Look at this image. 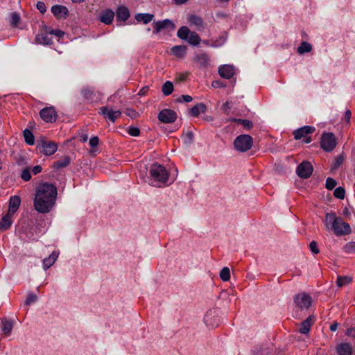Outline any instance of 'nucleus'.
<instances>
[{
  "label": "nucleus",
  "instance_id": "f257e3e1",
  "mask_svg": "<svg viewBox=\"0 0 355 355\" xmlns=\"http://www.w3.org/2000/svg\"><path fill=\"white\" fill-rule=\"evenodd\" d=\"M57 194V188L54 184L47 182L39 184L35 193V209L42 214L50 212L55 204Z\"/></svg>",
  "mask_w": 355,
  "mask_h": 355
},
{
  "label": "nucleus",
  "instance_id": "f03ea898",
  "mask_svg": "<svg viewBox=\"0 0 355 355\" xmlns=\"http://www.w3.org/2000/svg\"><path fill=\"white\" fill-rule=\"evenodd\" d=\"M328 230H333L336 236L347 235L351 233V227L342 218L336 216L335 213L329 212L325 214L323 220Z\"/></svg>",
  "mask_w": 355,
  "mask_h": 355
},
{
  "label": "nucleus",
  "instance_id": "7ed1b4c3",
  "mask_svg": "<svg viewBox=\"0 0 355 355\" xmlns=\"http://www.w3.org/2000/svg\"><path fill=\"white\" fill-rule=\"evenodd\" d=\"M150 179L149 184L159 187L162 185H168L174 181V179L170 178L168 170L164 166L158 164H153L149 170Z\"/></svg>",
  "mask_w": 355,
  "mask_h": 355
},
{
  "label": "nucleus",
  "instance_id": "20e7f679",
  "mask_svg": "<svg viewBox=\"0 0 355 355\" xmlns=\"http://www.w3.org/2000/svg\"><path fill=\"white\" fill-rule=\"evenodd\" d=\"M253 144V139L249 135H241L236 137L234 145L236 150L246 152L250 150Z\"/></svg>",
  "mask_w": 355,
  "mask_h": 355
},
{
  "label": "nucleus",
  "instance_id": "39448f33",
  "mask_svg": "<svg viewBox=\"0 0 355 355\" xmlns=\"http://www.w3.org/2000/svg\"><path fill=\"white\" fill-rule=\"evenodd\" d=\"M321 147L325 151H331L336 146V140L333 133H324L321 138Z\"/></svg>",
  "mask_w": 355,
  "mask_h": 355
},
{
  "label": "nucleus",
  "instance_id": "423d86ee",
  "mask_svg": "<svg viewBox=\"0 0 355 355\" xmlns=\"http://www.w3.org/2000/svg\"><path fill=\"white\" fill-rule=\"evenodd\" d=\"M295 303L300 309H307L312 304V298L306 293H299L295 297Z\"/></svg>",
  "mask_w": 355,
  "mask_h": 355
},
{
  "label": "nucleus",
  "instance_id": "0eeeda50",
  "mask_svg": "<svg viewBox=\"0 0 355 355\" xmlns=\"http://www.w3.org/2000/svg\"><path fill=\"white\" fill-rule=\"evenodd\" d=\"M313 166L309 162H302L296 169V173L301 178L306 179L313 173Z\"/></svg>",
  "mask_w": 355,
  "mask_h": 355
},
{
  "label": "nucleus",
  "instance_id": "6e6552de",
  "mask_svg": "<svg viewBox=\"0 0 355 355\" xmlns=\"http://www.w3.org/2000/svg\"><path fill=\"white\" fill-rule=\"evenodd\" d=\"M158 119L162 123H173L177 119V114L173 110L164 109L159 113Z\"/></svg>",
  "mask_w": 355,
  "mask_h": 355
},
{
  "label": "nucleus",
  "instance_id": "1a4fd4ad",
  "mask_svg": "<svg viewBox=\"0 0 355 355\" xmlns=\"http://www.w3.org/2000/svg\"><path fill=\"white\" fill-rule=\"evenodd\" d=\"M153 33H158L162 30L164 29H171L174 30L175 28V26L174 23L168 19H164L162 21H158L153 23Z\"/></svg>",
  "mask_w": 355,
  "mask_h": 355
},
{
  "label": "nucleus",
  "instance_id": "9d476101",
  "mask_svg": "<svg viewBox=\"0 0 355 355\" xmlns=\"http://www.w3.org/2000/svg\"><path fill=\"white\" fill-rule=\"evenodd\" d=\"M41 118L47 123H52L55 121L57 115L53 107H44L40 112Z\"/></svg>",
  "mask_w": 355,
  "mask_h": 355
},
{
  "label": "nucleus",
  "instance_id": "9b49d317",
  "mask_svg": "<svg viewBox=\"0 0 355 355\" xmlns=\"http://www.w3.org/2000/svg\"><path fill=\"white\" fill-rule=\"evenodd\" d=\"M58 149V145L56 143L51 141H42L40 146V150L45 155H51L54 154Z\"/></svg>",
  "mask_w": 355,
  "mask_h": 355
},
{
  "label": "nucleus",
  "instance_id": "f8f14e48",
  "mask_svg": "<svg viewBox=\"0 0 355 355\" xmlns=\"http://www.w3.org/2000/svg\"><path fill=\"white\" fill-rule=\"evenodd\" d=\"M99 113L102 114L105 118L111 121L112 122H114L116 119H118L121 112L119 110H113L112 109L108 108L107 107H103L100 109Z\"/></svg>",
  "mask_w": 355,
  "mask_h": 355
},
{
  "label": "nucleus",
  "instance_id": "ddd939ff",
  "mask_svg": "<svg viewBox=\"0 0 355 355\" xmlns=\"http://www.w3.org/2000/svg\"><path fill=\"white\" fill-rule=\"evenodd\" d=\"M315 128L313 126L305 125L293 132V135L295 139H300L305 137L309 134L315 131Z\"/></svg>",
  "mask_w": 355,
  "mask_h": 355
},
{
  "label": "nucleus",
  "instance_id": "4468645a",
  "mask_svg": "<svg viewBox=\"0 0 355 355\" xmlns=\"http://www.w3.org/2000/svg\"><path fill=\"white\" fill-rule=\"evenodd\" d=\"M218 73L222 78L230 79L234 75V67L232 65L224 64L218 68Z\"/></svg>",
  "mask_w": 355,
  "mask_h": 355
},
{
  "label": "nucleus",
  "instance_id": "2eb2a0df",
  "mask_svg": "<svg viewBox=\"0 0 355 355\" xmlns=\"http://www.w3.org/2000/svg\"><path fill=\"white\" fill-rule=\"evenodd\" d=\"M82 94L87 100L92 102L98 101L101 99V94L92 88H85L82 90Z\"/></svg>",
  "mask_w": 355,
  "mask_h": 355
},
{
  "label": "nucleus",
  "instance_id": "dca6fc26",
  "mask_svg": "<svg viewBox=\"0 0 355 355\" xmlns=\"http://www.w3.org/2000/svg\"><path fill=\"white\" fill-rule=\"evenodd\" d=\"M114 15L115 14L112 10L106 9L101 12L99 17V20L101 22L106 25H110L114 20Z\"/></svg>",
  "mask_w": 355,
  "mask_h": 355
},
{
  "label": "nucleus",
  "instance_id": "f3484780",
  "mask_svg": "<svg viewBox=\"0 0 355 355\" xmlns=\"http://www.w3.org/2000/svg\"><path fill=\"white\" fill-rule=\"evenodd\" d=\"M21 204L20 198L17 196H12L9 200V207L8 212L14 215L17 211Z\"/></svg>",
  "mask_w": 355,
  "mask_h": 355
},
{
  "label": "nucleus",
  "instance_id": "a211bd4d",
  "mask_svg": "<svg viewBox=\"0 0 355 355\" xmlns=\"http://www.w3.org/2000/svg\"><path fill=\"white\" fill-rule=\"evenodd\" d=\"M12 216V214L7 212V214L2 217L0 220V230L5 231L10 227L13 222Z\"/></svg>",
  "mask_w": 355,
  "mask_h": 355
},
{
  "label": "nucleus",
  "instance_id": "6ab92c4d",
  "mask_svg": "<svg viewBox=\"0 0 355 355\" xmlns=\"http://www.w3.org/2000/svg\"><path fill=\"white\" fill-rule=\"evenodd\" d=\"M313 322L314 317L309 316L300 324L299 331L302 334H307L309 332L310 328L311 325L313 324Z\"/></svg>",
  "mask_w": 355,
  "mask_h": 355
},
{
  "label": "nucleus",
  "instance_id": "aec40b11",
  "mask_svg": "<svg viewBox=\"0 0 355 355\" xmlns=\"http://www.w3.org/2000/svg\"><path fill=\"white\" fill-rule=\"evenodd\" d=\"M35 40L37 43L44 45H49L52 43V40L49 34L46 31H42L36 35Z\"/></svg>",
  "mask_w": 355,
  "mask_h": 355
},
{
  "label": "nucleus",
  "instance_id": "412c9836",
  "mask_svg": "<svg viewBox=\"0 0 355 355\" xmlns=\"http://www.w3.org/2000/svg\"><path fill=\"white\" fill-rule=\"evenodd\" d=\"M130 17V12L125 6L118 8L116 10V20L117 21L125 22Z\"/></svg>",
  "mask_w": 355,
  "mask_h": 355
},
{
  "label": "nucleus",
  "instance_id": "4be33fe9",
  "mask_svg": "<svg viewBox=\"0 0 355 355\" xmlns=\"http://www.w3.org/2000/svg\"><path fill=\"white\" fill-rule=\"evenodd\" d=\"M58 252L53 251L49 257L43 259V268L44 270L49 268L54 264L58 257Z\"/></svg>",
  "mask_w": 355,
  "mask_h": 355
},
{
  "label": "nucleus",
  "instance_id": "5701e85b",
  "mask_svg": "<svg viewBox=\"0 0 355 355\" xmlns=\"http://www.w3.org/2000/svg\"><path fill=\"white\" fill-rule=\"evenodd\" d=\"M336 351L338 355H351L352 352L351 345L345 343L338 345Z\"/></svg>",
  "mask_w": 355,
  "mask_h": 355
},
{
  "label": "nucleus",
  "instance_id": "b1692460",
  "mask_svg": "<svg viewBox=\"0 0 355 355\" xmlns=\"http://www.w3.org/2000/svg\"><path fill=\"white\" fill-rule=\"evenodd\" d=\"M213 312L211 311H208L205 318L204 321L207 326L214 328L216 327H218L219 324V320H216V321L212 320V318L214 317Z\"/></svg>",
  "mask_w": 355,
  "mask_h": 355
},
{
  "label": "nucleus",
  "instance_id": "393cba45",
  "mask_svg": "<svg viewBox=\"0 0 355 355\" xmlns=\"http://www.w3.org/2000/svg\"><path fill=\"white\" fill-rule=\"evenodd\" d=\"M187 51V47L185 46H175L171 48V53L178 58H182L184 57Z\"/></svg>",
  "mask_w": 355,
  "mask_h": 355
},
{
  "label": "nucleus",
  "instance_id": "a878e982",
  "mask_svg": "<svg viewBox=\"0 0 355 355\" xmlns=\"http://www.w3.org/2000/svg\"><path fill=\"white\" fill-rule=\"evenodd\" d=\"M188 20L191 24L194 25L198 30L204 27L203 20L199 16L191 15L189 17Z\"/></svg>",
  "mask_w": 355,
  "mask_h": 355
},
{
  "label": "nucleus",
  "instance_id": "bb28decb",
  "mask_svg": "<svg viewBox=\"0 0 355 355\" xmlns=\"http://www.w3.org/2000/svg\"><path fill=\"white\" fill-rule=\"evenodd\" d=\"M154 17L153 14L149 13H138L135 15V18L138 22H142L144 24H147L150 22Z\"/></svg>",
  "mask_w": 355,
  "mask_h": 355
},
{
  "label": "nucleus",
  "instance_id": "cd10ccee",
  "mask_svg": "<svg viewBox=\"0 0 355 355\" xmlns=\"http://www.w3.org/2000/svg\"><path fill=\"white\" fill-rule=\"evenodd\" d=\"M196 62L202 67H206L209 64V58L206 53H200L195 57Z\"/></svg>",
  "mask_w": 355,
  "mask_h": 355
},
{
  "label": "nucleus",
  "instance_id": "c85d7f7f",
  "mask_svg": "<svg viewBox=\"0 0 355 355\" xmlns=\"http://www.w3.org/2000/svg\"><path fill=\"white\" fill-rule=\"evenodd\" d=\"M51 12L56 17H61L62 15H67L68 10L65 6L55 5L52 6Z\"/></svg>",
  "mask_w": 355,
  "mask_h": 355
},
{
  "label": "nucleus",
  "instance_id": "c756f323",
  "mask_svg": "<svg viewBox=\"0 0 355 355\" xmlns=\"http://www.w3.org/2000/svg\"><path fill=\"white\" fill-rule=\"evenodd\" d=\"M205 110H206V105L204 103H198L196 105L193 106L190 110V113L193 116H198L200 114L205 112Z\"/></svg>",
  "mask_w": 355,
  "mask_h": 355
},
{
  "label": "nucleus",
  "instance_id": "7c9ffc66",
  "mask_svg": "<svg viewBox=\"0 0 355 355\" xmlns=\"http://www.w3.org/2000/svg\"><path fill=\"white\" fill-rule=\"evenodd\" d=\"M1 330L6 336H9L13 328V322L10 320H1Z\"/></svg>",
  "mask_w": 355,
  "mask_h": 355
},
{
  "label": "nucleus",
  "instance_id": "2f4dec72",
  "mask_svg": "<svg viewBox=\"0 0 355 355\" xmlns=\"http://www.w3.org/2000/svg\"><path fill=\"white\" fill-rule=\"evenodd\" d=\"M312 50V46L307 42H302L300 46L297 48V53L300 55H303L306 53H309Z\"/></svg>",
  "mask_w": 355,
  "mask_h": 355
},
{
  "label": "nucleus",
  "instance_id": "473e14b6",
  "mask_svg": "<svg viewBox=\"0 0 355 355\" xmlns=\"http://www.w3.org/2000/svg\"><path fill=\"white\" fill-rule=\"evenodd\" d=\"M191 33L187 26H182L178 31V37L182 40H187Z\"/></svg>",
  "mask_w": 355,
  "mask_h": 355
},
{
  "label": "nucleus",
  "instance_id": "72a5a7b5",
  "mask_svg": "<svg viewBox=\"0 0 355 355\" xmlns=\"http://www.w3.org/2000/svg\"><path fill=\"white\" fill-rule=\"evenodd\" d=\"M187 42L191 45L196 46L199 44L200 38L196 33L191 32L187 38Z\"/></svg>",
  "mask_w": 355,
  "mask_h": 355
},
{
  "label": "nucleus",
  "instance_id": "f704fd0d",
  "mask_svg": "<svg viewBox=\"0 0 355 355\" xmlns=\"http://www.w3.org/2000/svg\"><path fill=\"white\" fill-rule=\"evenodd\" d=\"M71 160L70 158L68 156H64V157L61 158L60 160L55 162L54 163V166L59 168H63L67 166Z\"/></svg>",
  "mask_w": 355,
  "mask_h": 355
},
{
  "label": "nucleus",
  "instance_id": "c9c22d12",
  "mask_svg": "<svg viewBox=\"0 0 355 355\" xmlns=\"http://www.w3.org/2000/svg\"><path fill=\"white\" fill-rule=\"evenodd\" d=\"M162 91L165 96L170 95L173 91V85L170 81H166L162 86Z\"/></svg>",
  "mask_w": 355,
  "mask_h": 355
},
{
  "label": "nucleus",
  "instance_id": "e433bc0d",
  "mask_svg": "<svg viewBox=\"0 0 355 355\" xmlns=\"http://www.w3.org/2000/svg\"><path fill=\"white\" fill-rule=\"evenodd\" d=\"M230 121L241 124L247 130L251 129L253 126L252 121L248 119H232Z\"/></svg>",
  "mask_w": 355,
  "mask_h": 355
},
{
  "label": "nucleus",
  "instance_id": "4c0bfd02",
  "mask_svg": "<svg viewBox=\"0 0 355 355\" xmlns=\"http://www.w3.org/2000/svg\"><path fill=\"white\" fill-rule=\"evenodd\" d=\"M24 139H25V141L26 142V144H28L29 145L34 144L35 139H34V136L31 130H29L28 129H25L24 131Z\"/></svg>",
  "mask_w": 355,
  "mask_h": 355
},
{
  "label": "nucleus",
  "instance_id": "58836bf2",
  "mask_svg": "<svg viewBox=\"0 0 355 355\" xmlns=\"http://www.w3.org/2000/svg\"><path fill=\"white\" fill-rule=\"evenodd\" d=\"M219 276L223 282H227L230 279V270L227 267H224L220 271Z\"/></svg>",
  "mask_w": 355,
  "mask_h": 355
},
{
  "label": "nucleus",
  "instance_id": "ea45409f",
  "mask_svg": "<svg viewBox=\"0 0 355 355\" xmlns=\"http://www.w3.org/2000/svg\"><path fill=\"white\" fill-rule=\"evenodd\" d=\"M352 279L350 277H338L336 284L338 287H342L349 284L352 282Z\"/></svg>",
  "mask_w": 355,
  "mask_h": 355
},
{
  "label": "nucleus",
  "instance_id": "a19ab883",
  "mask_svg": "<svg viewBox=\"0 0 355 355\" xmlns=\"http://www.w3.org/2000/svg\"><path fill=\"white\" fill-rule=\"evenodd\" d=\"M334 195L338 199H344L345 196V191L344 188L338 187L334 190Z\"/></svg>",
  "mask_w": 355,
  "mask_h": 355
},
{
  "label": "nucleus",
  "instance_id": "79ce46f5",
  "mask_svg": "<svg viewBox=\"0 0 355 355\" xmlns=\"http://www.w3.org/2000/svg\"><path fill=\"white\" fill-rule=\"evenodd\" d=\"M343 250L347 253L355 252V242L352 241L346 243L343 247Z\"/></svg>",
  "mask_w": 355,
  "mask_h": 355
},
{
  "label": "nucleus",
  "instance_id": "37998d69",
  "mask_svg": "<svg viewBox=\"0 0 355 355\" xmlns=\"http://www.w3.org/2000/svg\"><path fill=\"white\" fill-rule=\"evenodd\" d=\"M20 21V17L17 12H12L10 15V24L13 26H17Z\"/></svg>",
  "mask_w": 355,
  "mask_h": 355
},
{
  "label": "nucleus",
  "instance_id": "c03bdc74",
  "mask_svg": "<svg viewBox=\"0 0 355 355\" xmlns=\"http://www.w3.org/2000/svg\"><path fill=\"white\" fill-rule=\"evenodd\" d=\"M225 41H226V37L221 36L218 38V40H216L213 41L211 46L212 47H219V46H221L222 45H223L225 44Z\"/></svg>",
  "mask_w": 355,
  "mask_h": 355
},
{
  "label": "nucleus",
  "instance_id": "a18cd8bd",
  "mask_svg": "<svg viewBox=\"0 0 355 355\" xmlns=\"http://www.w3.org/2000/svg\"><path fill=\"white\" fill-rule=\"evenodd\" d=\"M336 184V181L334 179L328 178L326 180L325 187L328 190H332Z\"/></svg>",
  "mask_w": 355,
  "mask_h": 355
},
{
  "label": "nucleus",
  "instance_id": "49530a36",
  "mask_svg": "<svg viewBox=\"0 0 355 355\" xmlns=\"http://www.w3.org/2000/svg\"><path fill=\"white\" fill-rule=\"evenodd\" d=\"M37 299V297L35 294L28 293L25 301V304L30 305L31 304L35 302Z\"/></svg>",
  "mask_w": 355,
  "mask_h": 355
},
{
  "label": "nucleus",
  "instance_id": "de8ad7c7",
  "mask_svg": "<svg viewBox=\"0 0 355 355\" xmlns=\"http://www.w3.org/2000/svg\"><path fill=\"white\" fill-rule=\"evenodd\" d=\"M21 178L26 182L28 181L31 178V174L29 168H25L22 171Z\"/></svg>",
  "mask_w": 355,
  "mask_h": 355
},
{
  "label": "nucleus",
  "instance_id": "09e8293b",
  "mask_svg": "<svg viewBox=\"0 0 355 355\" xmlns=\"http://www.w3.org/2000/svg\"><path fill=\"white\" fill-rule=\"evenodd\" d=\"M128 133L132 137H137L140 134V130L136 127H130L128 129Z\"/></svg>",
  "mask_w": 355,
  "mask_h": 355
},
{
  "label": "nucleus",
  "instance_id": "8fccbe9b",
  "mask_svg": "<svg viewBox=\"0 0 355 355\" xmlns=\"http://www.w3.org/2000/svg\"><path fill=\"white\" fill-rule=\"evenodd\" d=\"M309 248L313 254H316L319 253V250L318 248V244L315 241H312L310 243Z\"/></svg>",
  "mask_w": 355,
  "mask_h": 355
},
{
  "label": "nucleus",
  "instance_id": "3c124183",
  "mask_svg": "<svg viewBox=\"0 0 355 355\" xmlns=\"http://www.w3.org/2000/svg\"><path fill=\"white\" fill-rule=\"evenodd\" d=\"M98 142H99V139H98V137H92L89 139V144L91 147L95 148L98 146Z\"/></svg>",
  "mask_w": 355,
  "mask_h": 355
},
{
  "label": "nucleus",
  "instance_id": "603ef678",
  "mask_svg": "<svg viewBox=\"0 0 355 355\" xmlns=\"http://www.w3.org/2000/svg\"><path fill=\"white\" fill-rule=\"evenodd\" d=\"M37 8L41 13H44L46 10L45 3L42 1H38L37 3Z\"/></svg>",
  "mask_w": 355,
  "mask_h": 355
},
{
  "label": "nucleus",
  "instance_id": "864d4df0",
  "mask_svg": "<svg viewBox=\"0 0 355 355\" xmlns=\"http://www.w3.org/2000/svg\"><path fill=\"white\" fill-rule=\"evenodd\" d=\"M192 101V97L189 95H182L180 98L178 99V102H191Z\"/></svg>",
  "mask_w": 355,
  "mask_h": 355
},
{
  "label": "nucleus",
  "instance_id": "5fc2aeb1",
  "mask_svg": "<svg viewBox=\"0 0 355 355\" xmlns=\"http://www.w3.org/2000/svg\"><path fill=\"white\" fill-rule=\"evenodd\" d=\"M222 110L223 111V112L226 114H230V109H231V107L230 106V103L228 102H225V103H223V105H222Z\"/></svg>",
  "mask_w": 355,
  "mask_h": 355
},
{
  "label": "nucleus",
  "instance_id": "6e6d98bb",
  "mask_svg": "<svg viewBox=\"0 0 355 355\" xmlns=\"http://www.w3.org/2000/svg\"><path fill=\"white\" fill-rule=\"evenodd\" d=\"M211 85L214 88H220V87H225V85L223 84L220 80L213 81Z\"/></svg>",
  "mask_w": 355,
  "mask_h": 355
},
{
  "label": "nucleus",
  "instance_id": "4d7b16f0",
  "mask_svg": "<svg viewBox=\"0 0 355 355\" xmlns=\"http://www.w3.org/2000/svg\"><path fill=\"white\" fill-rule=\"evenodd\" d=\"M42 168L41 166L37 165V166H35L32 168V172L33 173L34 175H37V173H39L42 171Z\"/></svg>",
  "mask_w": 355,
  "mask_h": 355
},
{
  "label": "nucleus",
  "instance_id": "13d9d810",
  "mask_svg": "<svg viewBox=\"0 0 355 355\" xmlns=\"http://www.w3.org/2000/svg\"><path fill=\"white\" fill-rule=\"evenodd\" d=\"M50 34H53L57 37H62L64 35V32L60 30H54L51 31Z\"/></svg>",
  "mask_w": 355,
  "mask_h": 355
},
{
  "label": "nucleus",
  "instance_id": "bf43d9fd",
  "mask_svg": "<svg viewBox=\"0 0 355 355\" xmlns=\"http://www.w3.org/2000/svg\"><path fill=\"white\" fill-rule=\"evenodd\" d=\"M350 119H351V112L349 110H347L345 114V119L347 123H349L350 121Z\"/></svg>",
  "mask_w": 355,
  "mask_h": 355
},
{
  "label": "nucleus",
  "instance_id": "052dcab7",
  "mask_svg": "<svg viewBox=\"0 0 355 355\" xmlns=\"http://www.w3.org/2000/svg\"><path fill=\"white\" fill-rule=\"evenodd\" d=\"M342 162H343V158H342V157H338V158L336 159V162H335V164H334V168H336L338 167V166H340V164L342 163Z\"/></svg>",
  "mask_w": 355,
  "mask_h": 355
},
{
  "label": "nucleus",
  "instance_id": "680f3d73",
  "mask_svg": "<svg viewBox=\"0 0 355 355\" xmlns=\"http://www.w3.org/2000/svg\"><path fill=\"white\" fill-rule=\"evenodd\" d=\"M338 326V324L337 322H334L330 326V330L332 331H335L337 329Z\"/></svg>",
  "mask_w": 355,
  "mask_h": 355
},
{
  "label": "nucleus",
  "instance_id": "e2e57ef3",
  "mask_svg": "<svg viewBox=\"0 0 355 355\" xmlns=\"http://www.w3.org/2000/svg\"><path fill=\"white\" fill-rule=\"evenodd\" d=\"M80 141H81L82 142H86V141H87V139H88V137H87V135L83 134V135H82L80 136Z\"/></svg>",
  "mask_w": 355,
  "mask_h": 355
},
{
  "label": "nucleus",
  "instance_id": "0e129e2a",
  "mask_svg": "<svg viewBox=\"0 0 355 355\" xmlns=\"http://www.w3.org/2000/svg\"><path fill=\"white\" fill-rule=\"evenodd\" d=\"M175 4H178V5H181V4H183V3H185L186 2L188 1V0H174Z\"/></svg>",
  "mask_w": 355,
  "mask_h": 355
},
{
  "label": "nucleus",
  "instance_id": "69168bd1",
  "mask_svg": "<svg viewBox=\"0 0 355 355\" xmlns=\"http://www.w3.org/2000/svg\"><path fill=\"white\" fill-rule=\"evenodd\" d=\"M354 329H348L347 330V334L349 335V336H354L352 334V331H354Z\"/></svg>",
  "mask_w": 355,
  "mask_h": 355
},
{
  "label": "nucleus",
  "instance_id": "338daca9",
  "mask_svg": "<svg viewBox=\"0 0 355 355\" xmlns=\"http://www.w3.org/2000/svg\"><path fill=\"white\" fill-rule=\"evenodd\" d=\"M343 214H344L345 215H347V214H349V210H348V209H347V208H345V209H344V211H343Z\"/></svg>",
  "mask_w": 355,
  "mask_h": 355
},
{
  "label": "nucleus",
  "instance_id": "774afa93",
  "mask_svg": "<svg viewBox=\"0 0 355 355\" xmlns=\"http://www.w3.org/2000/svg\"><path fill=\"white\" fill-rule=\"evenodd\" d=\"M311 138H308V139H306L304 141V142H305V143H306V144H308V143H309V142H311Z\"/></svg>",
  "mask_w": 355,
  "mask_h": 355
}]
</instances>
